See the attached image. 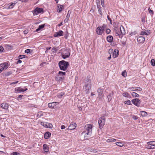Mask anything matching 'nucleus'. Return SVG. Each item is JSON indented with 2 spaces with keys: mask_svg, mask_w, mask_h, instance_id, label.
I'll return each instance as SVG.
<instances>
[{
  "mask_svg": "<svg viewBox=\"0 0 155 155\" xmlns=\"http://www.w3.org/2000/svg\"><path fill=\"white\" fill-rule=\"evenodd\" d=\"M92 127V126L90 124L86 125L84 127L86 130L84 131L83 133H85L87 135H91V134Z\"/></svg>",
  "mask_w": 155,
  "mask_h": 155,
  "instance_id": "2",
  "label": "nucleus"
},
{
  "mask_svg": "<svg viewBox=\"0 0 155 155\" xmlns=\"http://www.w3.org/2000/svg\"><path fill=\"white\" fill-rule=\"evenodd\" d=\"M64 92H61L59 93L58 95V97L59 98H61L64 94Z\"/></svg>",
  "mask_w": 155,
  "mask_h": 155,
  "instance_id": "39",
  "label": "nucleus"
},
{
  "mask_svg": "<svg viewBox=\"0 0 155 155\" xmlns=\"http://www.w3.org/2000/svg\"><path fill=\"white\" fill-rule=\"evenodd\" d=\"M48 123L45 122H41V124L43 125L44 127H47L48 126Z\"/></svg>",
  "mask_w": 155,
  "mask_h": 155,
  "instance_id": "37",
  "label": "nucleus"
},
{
  "mask_svg": "<svg viewBox=\"0 0 155 155\" xmlns=\"http://www.w3.org/2000/svg\"><path fill=\"white\" fill-rule=\"evenodd\" d=\"M97 8L98 9V12L101 15V16H102L103 15V14L102 12V10L101 9V7L100 5H97Z\"/></svg>",
  "mask_w": 155,
  "mask_h": 155,
  "instance_id": "27",
  "label": "nucleus"
},
{
  "mask_svg": "<svg viewBox=\"0 0 155 155\" xmlns=\"http://www.w3.org/2000/svg\"><path fill=\"white\" fill-rule=\"evenodd\" d=\"M63 32L61 30H60L58 32H56L54 35V37H58L63 36Z\"/></svg>",
  "mask_w": 155,
  "mask_h": 155,
  "instance_id": "14",
  "label": "nucleus"
},
{
  "mask_svg": "<svg viewBox=\"0 0 155 155\" xmlns=\"http://www.w3.org/2000/svg\"><path fill=\"white\" fill-rule=\"evenodd\" d=\"M140 112L141 114L143 117L146 116L147 114V113L144 111H141Z\"/></svg>",
  "mask_w": 155,
  "mask_h": 155,
  "instance_id": "31",
  "label": "nucleus"
},
{
  "mask_svg": "<svg viewBox=\"0 0 155 155\" xmlns=\"http://www.w3.org/2000/svg\"><path fill=\"white\" fill-rule=\"evenodd\" d=\"M52 127V124L48 123V126L47 127V128H51Z\"/></svg>",
  "mask_w": 155,
  "mask_h": 155,
  "instance_id": "53",
  "label": "nucleus"
},
{
  "mask_svg": "<svg viewBox=\"0 0 155 155\" xmlns=\"http://www.w3.org/2000/svg\"><path fill=\"white\" fill-rule=\"evenodd\" d=\"M58 74L60 76L65 75L66 74V73L65 72L60 71L58 72Z\"/></svg>",
  "mask_w": 155,
  "mask_h": 155,
  "instance_id": "38",
  "label": "nucleus"
},
{
  "mask_svg": "<svg viewBox=\"0 0 155 155\" xmlns=\"http://www.w3.org/2000/svg\"><path fill=\"white\" fill-rule=\"evenodd\" d=\"M107 39L108 42H111L113 40V38L112 36L109 35L107 37Z\"/></svg>",
  "mask_w": 155,
  "mask_h": 155,
  "instance_id": "25",
  "label": "nucleus"
},
{
  "mask_svg": "<svg viewBox=\"0 0 155 155\" xmlns=\"http://www.w3.org/2000/svg\"><path fill=\"white\" fill-rule=\"evenodd\" d=\"M85 88V91H86V94H88L89 93V91L91 89V86L90 82H88L84 86Z\"/></svg>",
  "mask_w": 155,
  "mask_h": 155,
  "instance_id": "9",
  "label": "nucleus"
},
{
  "mask_svg": "<svg viewBox=\"0 0 155 155\" xmlns=\"http://www.w3.org/2000/svg\"><path fill=\"white\" fill-rule=\"evenodd\" d=\"M132 118L134 120H137L138 118V117L135 115H134L132 117Z\"/></svg>",
  "mask_w": 155,
  "mask_h": 155,
  "instance_id": "61",
  "label": "nucleus"
},
{
  "mask_svg": "<svg viewBox=\"0 0 155 155\" xmlns=\"http://www.w3.org/2000/svg\"><path fill=\"white\" fill-rule=\"evenodd\" d=\"M51 134L49 132H47L44 134V138L45 139H48L50 137Z\"/></svg>",
  "mask_w": 155,
  "mask_h": 155,
  "instance_id": "24",
  "label": "nucleus"
},
{
  "mask_svg": "<svg viewBox=\"0 0 155 155\" xmlns=\"http://www.w3.org/2000/svg\"><path fill=\"white\" fill-rule=\"evenodd\" d=\"M23 96V95H20L18 96V97L17 98L18 100H20L22 99V97Z\"/></svg>",
  "mask_w": 155,
  "mask_h": 155,
  "instance_id": "57",
  "label": "nucleus"
},
{
  "mask_svg": "<svg viewBox=\"0 0 155 155\" xmlns=\"http://www.w3.org/2000/svg\"><path fill=\"white\" fill-rule=\"evenodd\" d=\"M110 31H111L109 29L107 28L106 30V32L107 34H109L110 33Z\"/></svg>",
  "mask_w": 155,
  "mask_h": 155,
  "instance_id": "56",
  "label": "nucleus"
},
{
  "mask_svg": "<svg viewBox=\"0 0 155 155\" xmlns=\"http://www.w3.org/2000/svg\"><path fill=\"white\" fill-rule=\"evenodd\" d=\"M105 117L103 116L100 117L99 119L98 123L99 125V127L100 129H101L105 123Z\"/></svg>",
  "mask_w": 155,
  "mask_h": 155,
  "instance_id": "4",
  "label": "nucleus"
},
{
  "mask_svg": "<svg viewBox=\"0 0 155 155\" xmlns=\"http://www.w3.org/2000/svg\"><path fill=\"white\" fill-rule=\"evenodd\" d=\"M107 25L105 24H103L102 26H101V27L104 30V29L107 27Z\"/></svg>",
  "mask_w": 155,
  "mask_h": 155,
  "instance_id": "54",
  "label": "nucleus"
},
{
  "mask_svg": "<svg viewBox=\"0 0 155 155\" xmlns=\"http://www.w3.org/2000/svg\"><path fill=\"white\" fill-rule=\"evenodd\" d=\"M18 81H17L15 82H13L11 83L10 84V85L12 86H13L14 84H17L18 82Z\"/></svg>",
  "mask_w": 155,
  "mask_h": 155,
  "instance_id": "47",
  "label": "nucleus"
},
{
  "mask_svg": "<svg viewBox=\"0 0 155 155\" xmlns=\"http://www.w3.org/2000/svg\"><path fill=\"white\" fill-rule=\"evenodd\" d=\"M120 30V28L118 26H115L114 27V30L115 32L118 31Z\"/></svg>",
  "mask_w": 155,
  "mask_h": 155,
  "instance_id": "49",
  "label": "nucleus"
},
{
  "mask_svg": "<svg viewBox=\"0 0 155 155\" xmlns=\"http://www.w3.org/2000/svg\"><path fill=\"white\" fill-rule=\"evenodd\" d=\"M4 49L2 46H0V52H2L3 51Z\"/></svg>",
  "mask_w": 155,
  "mask_h": 155,
  "instance_id": "58",
  "label": "nucleus"
},
{
  "mask_svg": "<svg viewBox=\"0 0 155 155\" xmlns=\"http://www.w3.org/2000/svg\"><path fill=\"white\" fill-rule=\"evenodd\" d=\"M131 94L133 97H139V95L138 94L134 92H132Z\"/></svg>",
  "mask_w": 155,
  "mask_h": 155,
  "instance_id": "32",
  "label": "nucleus"
},
{
  "mask_svg": "<svg viewBox=\"0 0 155 155\" xmlns=\"http://www.w3.org/2000/svg\"><path fill=\"white\" fill-rule=\"evenodd\" d=\"M43 115V114L42 113V112L41 111L39 112H38L37 115V116L38 117H40L41 116Z\"/></svg>",
  "mask_w": 155,
  "mask_h": 155,
  "instance_id": "40",
  "label": "nucleus"
},
{
  "mask_svg": "<svg viewBox=\"0 0 155 155\" xmlns=\"http://www.w3.org/2000/svg\"><path fill=\"white\" fill-rule=\"evenodd\" d=\"M91 152H97V150L96 149H91Z\"/></svg>",
  "mask_w": 155,
  "mask_h": 155,
  "instance_id": "63",
  "label": "nucleus"
},
{
  "mask_svg": "<svg viewBox=\"0 0 155 155\" xmlns=\"http://www.w3.org/2000/svg\"><path fill=\"white\" fill-rule=\"evenodd\" d=\"M151 65L153 66H155V61L154 59H152L150 61Z\"/></svg>",
  "mask_w": 155,
  "mask_h": 155,
  "instance_id": "35",
  "label": "nucleus"
},
{
  "mask_svg": "<svg viewBox=\"0 0 155 155\" xmlns=\"http://www.w3.org/2000/svg\"><path fill=\"white\" fill-rule=\"evenodd\" d=\"M119 51L118 50L115 49L113 53V57L114 58L117 57Z\"/></svg>",
  "mask_w": 155,
  "mask_h": 155,
  "instance_id": "19",
  "label": "nucleus"
},
{
  "mask_svg": "<svg viewBox=\"0 0 155 155\" xmlns=\"http://www.w3.org/2000/svg\"><path fill=\"white\" fill-rule=\"evenodd\" d=\"M155 142L154 141H150L147 142V144L148 145L147 147L148 149H153L155 148Z\"/></svg>",
  "mask_w": 155,
  "mask_h": 155,
  "instance_id": "8",
  "label": "nucleus"
},
{
  "mask_svg": "<svg viewBox=\"0 0 155 155\" xmlns=\"http://www.w3.org/2000/svg\"><path fill=\"white\" fill-rule=\"evenodd\" d=\"M115 144L117 145L120 147H122L124 145V144L122 143L121 142H116V143Z\"/></svg>",
  "mask_w": 155,
  "mask_h": 155,
  "instance_id": "36",
  "label": "nucleus"
},
{
  "mask_svg": "<svg viewBox=\"0 0 155 155\" xmlns=\"http://www.w3.org/2000/svg\"><path fill=\"white\" fill-rule=\"evenodd\" d=\"M122 75L124 77H126L127 76V72L126 71H124L122 72Z\"/></svg>",
  "mask_w": 155,
  "mask_h": 155,
  "instance_id": "44",
  "label": "nucleus"
},
{
  "mask_svg": "<svg viewBox=\"0 0 155 155\" xmlns=\"http://www.w3.org/2000/svg\"><path fill=\"white\" fill-rule=\"evenodd\" d=\"M43 12V9L42 8H36L33 11V13L34 15H37L38 14Z\"/></svg>",
  "mask_w": 155,
  "mask_h": 155,
  "instance_id": "7",
  "label": "nucleus"
},
{
  "mask_svg": "<svg viewBox=\"0 0 155 155\" xmlns=\"http://www.w3.org/2000/svg\"><path fill=\"white\" fill-rule=\"evenodd\" d=\"M26 56L24 55H20L18 57V58L19 59H22L23 58H25Z\"/></svg>",
  "mask_w": 155,
  "mask_h": 155,
  "instance_id": "45",
  "label": "nucleus"
},
{
  "mask_svg": "<svg viewBox=\"0 0 155 155\" xmlns=\"http://www.w3.org/2000/svg\"><path fill=\"white\" fill-rule=\"evenodd\" d=\"M150 30H147L144 31H142L141 32V34L142 35H148L150 34Z\"/></svg>",
  "mask_w": 155,
  "mask_h": 155,
  "instance_id": "18",
  "label": "nucleus"
},
{
  "mask_svg": "<svg viewBox=\"0 0 155 155\" xmlns=\"http://www.w3.org/2000/svg\"><path fill=\"white\" fill-rule=\"evenodd\" d=\"M148 11L150 14H153V11L152 10H151L150 8H148Z\"/></svg>",
  "mask_w": 155,
  "mask_h": 155,
  "instance_id": "52",
  "label": "nucleus"
},
{
  "mask_svg": "<svg viewBox=\"0 0 155 155\" xmlns=\"http://www.w3.org/2000/svg\"><path fill=\"white\" fill-rule=\"evenodd\" d=\"M124 103L125 104L129 105L131 104V101L130 100H128V101H125L124 102Z\"/></svg>",
  "mask_w": 155,
  "mask_h": 155,
  "instance_id": "41",
  "label": "nucleus"
},
{
  "mask_svg": "<svg viewBox=\"0 0 155 155\" xmlns=\"http://www.w3.org/2000/svg\"><path fill=\"white\" fill-rule=\"evenodd\" d=\"M57 102H53V103H49L48 104V106L49 107L53 108H54L55 106V104L56 103H57Z\"/></svg>",
  "mask_w": 155,
  "mask_h": 155,
  "instance_id": "23",
  "label": "nucleus"
},
{
  "mask_svg": "<svg viewBox=\"0 0 155 155\" xmlns=\"http://www.w3.org/2000/svg\"><path fill=\"white\" fill-rule=\"evenodd\" d=\"M71 12V11H70V10L68 11V13L67 16H66V18L64 20V22H68V21L69 19V18Z\"/></svg>",
  "mask_w": 155,
  "mask_h": 155,
  "instance_id": "17",
  "label": "nucleus"
},
{
  "mask_svg": "<svg viewBox=\"0 0 155 155\" xmlns=\"http://www.w3.org/2000/svg\"><path fill=\"white\" fill-rule=\"evenodd\" d=\"M16 3H12V4H11L10 5H9V8H13V6H14V5H15V4Z\"/></svg>",
  "mask_w": 155,
  "mask_h": 155,
  "instance_id": "46",
  "label": "nucleus"
},
{
  "mask_svg": "<svg viewBox=\"0 0 155 155\" xmlns=\"http://www.w3.org/2000/svg\"><path fill=\"white\" fill-rule=\"evenodd\" d=\"M135 32H131L130 34V36H132V35H135Z\"/></svg>",
  "mask_w": 155,
  "mask_h": 155,
  "instance_id": "64",
  "label": "nucleus"
},
{
  "mask_svg": "<svg viewBox=\"0 0 155 155\" xmlns=\"http://www.w3.org/2000/svg\"><path fill=\"white\" fill-rule=\"evenodd\" d=\"M5 47L8 50H11L13 48V47L9 45H5Z\"/></svg>",
  "mask_w": 155,
  "mask_h": 155,
  "instance_id": "29",
  "label": "nucleus"
},
{
  "mask_svg": "<svg viewBox=\"0 0 155 155\" xmlns=\"http://www.w3.org/2000/svg\"><path fill=\"white\" fill-rule=\"evenodd\" d=\"M20 154L19 153L16 152H13L11 153V155H17Z\"/></svg>",
  "mask_w": 155,
  "mask_h": 155,
  "instance_id": "48",
  "label": "nucleus"
},
{
  "mask_svg": "<svg viewBox=\"0 0 155 155\" xmlns=\"http://www.w3.org/2000/svg\"><path fill=\"white\" fill-rule=\"evenodd\" d=\"M45 27V24H42L39 25L38 28L40 29H42Z\"/></svg>",
  "mask_w": 155,
  "mask_h": 155,
  "instance_id": "51",
  "label": "nucleus"
},
{
  "mask_svg": "<svg viewBox=\"0 0 155 155\" xmlns=\"http://www.w3.org/2000/svg\"><path fill=\"white\" fill-rule=\"evenodd\" d=\"M104 31V30L101 27V26L98 27L96 29L97 33L98 35H102Z\"/></svg>",
  "mask_w": 155,
  "mask_h": 155,
  "instance_id": "11",
  "label": "nucleus"
},
{
  "mask_svg": "<svg viewBox=\"0 0 155 155\" xmlns=\"http://www.w3.org/2000/svg\"><path fill=\"white\" fill-rule=\"evenodd\" d=\"M27 90V89L26 88L25 89H23L21 87H18L16 91L18 92H24L25 91H26Z\"/></svg>",
  "mask_w": 155,
  "mask_h": 155,
  "instance_id": "21",
  "label": "nucleus"
},
{
  "mask_svg": "<svg viewBox=\"0 0 155 155\" xmlns=\"http://www.w3.org/2000/svg\"><path fill=\"white\" fill-rule=\"evenodd\" d=\"M132 103L137 107H139L141 103V101L138 98H134L131 101Z\"/></svg>",
  "mask_w": 155,
  "mask_h": 155,
  "instance_id": "6",
  "label": "nucleus"
},
{
  "mask_svg": "<svg viewBox=\"0 0 155 155\" xmlns=\"http://www.w3.org/2000/svg\"><path fill=\"white\" fill-rule=\"evenodd\" d=\"M141 21L143 23H144L145 22V18L144 17H142L141 18Z\"/></svg>",
  "mask_w": 155,
  "mask_h": 155,
  "instance_id": "60",
  "label": "nucleus"
},
{
  "mask_svg": "<svg viewBox=\"0 0 155 155\" xmlns=\"http://www.w3.org/2000/svg\"><path fill=\"white\" fill-rule=\"evenodd\" d=\"M1 107L5 110H7L8 107V104L7 103H3L1 104Z\"/></svg>",
  "mask_w": 155,
  "mask_h": 155,
  "instance_id": "13",
  "label": "nucleus"
},
{
  "mask_svg": "<svg viewBox=\"0 0 155 155\" xmlns=\"http://www.w3.org/2000/svg\"><path fill=\"white\" fill-rule=\"evenodd\" d=\"M12 73V72L11 71L8 72L5 74V76H8L9 75L11 74Z\"/></svg>",
  "mask_w": 155,
  "mask_h": 155,
  "instance_id": "43",
  "label": "nucleus"
},
{
  "mask_svg": "<svg viewBox=\"0 0 155 155\" xmlns=\"http://www.w3.org/2000/svg\"><path fill=\"white\" fill-rule=\"evenodd\" d=\"M30 50L29 49H27L25 51V52L27 54L29 53L30 52Z\"/></svg>",
  "mask_w": 155,
  "mask_h": 155,
  "instance_id": "59",
  "label": "nucleus"
},
{
  "mask_svg": "<svg viewBox=\"0 0 155 155\" xmlns=\"http://www.w3.org/2000/svg\"><path fill=\"white\" fill-rule=\"evenodd\" d=\"M145 40V38L143 36H139L137 38V41L139 43H143Z\"/></svg>",
  "mask_w": 155,
  "mask_h": 155,
  "instance_id": "12",
  "label": "nucleus"
},
{
  "mask_svg": "<svg viewBox=\"0 0 155 155\" xmlns=\"http://www.w3.org/2000/svg\"><path fill=\"white\" fill-rule=\"evenodd\" d=\"M116 140V139L114 138H111L110 139H108L107 140V143H109L110 142H114Z\"/></svg>",
  "mask_w": 155,
  "mask_h": 155,
  "instance_id": "34",
  "label": "nucleus"
},
{
  "mask_svg": "<svg viewBox=\"0 0 155 155\" xmlns=\"http://www.w3.org/2000/svg\"><path fill=\"white\" fill-rule=\"evenodd\" d=\"M116 33V35L117 36H118L120 38H122V35H121L122 34L120 33V31L118 30L115 32Z\"/></svg>",
  "mask_w": 155,
  "mask_h": 155,
  "instance_id": "28",
  "label": "nucleus"
},
{
  "mask_svg": "<svg viewBox=\"0 0 155 155\" xmlns=\"http://www.w3.org/2000/svg\"><path fill=\"white\" fill-rule=\"evenodd\" d=\"M76 125H77L75 123L70 124L68 127V129L70 130H74L76 128Z\"/></svg>",
  "mask_w": 155,
  "mask_h": 155,
  "instance_id": "15",
  "label": "nucleus"
},
{
  "mask_svg": "<svg viewBox=\"0 0 155 155\" xmlns=\"http://www.w3.org/2000/svg\"><path fill=\"white\" fill-rule=\"evenodd\" d=\"M100 0H96V3L97 5H100Z\"/></svg>",
  "mask_w": 155,
  "mask_h": 155,
  "instance_id": "62",
  "label": "nucleus"
},
{
  "mask_svg": "<svg viewBox=\"0 0 155 155\" xmlns=\"http://www.w3.org/2000/svg\"><path fill=\"white\" fill-rule=\"evenodd\" d=\"M58 47H53L52 49V52L53 53H56L58 50Z\"/></svg>",
  "mask_w": 155,
  "mask_h": 155,
  "instance_id": "33",
  "label": "nucleus"
},
{
  "mask_svg": "<svg viewBox=\"0 0 155 155\" xmlns=\"http://www.w3.org/2000/svg\"><path fill=\"white\" fill-rule=\"evenodd\" d=\"M136 88H137V89H136L135 90H132V91H141L142 90V89L141 88L139 87H136Z\"/></svg>",
  "mask_w": 155,
  "mask_h": 155,
  "instance_id": "42",
  "label": "nucleus"
},
{
  "mask_svg": "<svg viewBox=\"0 0 155 155\" xmlns=\"http://www.w3.org/2000/svg\"><path fill=\"white\" fill-rule=\"evenodd\" d=\"M63 7V6L62 5H60L59 4H58V6L57 7V12L59 13L62 10Z\"/></svg>",
  "mask_w": 155,
  "mask_h": 155,
  "instance_id": "16",
  "label": "nucleus"
},
{
  "mask_svg": "<svg viewBox=\"0 0 155 155\" xmlns=\"http://www.w3.org/2000/svg\"><path fill=\"white\" fill-rule=\"evenodd\" d=\"M113 95V93L112 92L110 94L107 96V98H108V102L110 101H111L112 99V97Z\"/></svg>",
  "mask_w": 155,
  "mask_h": 155,
  "instance_id": "26",
  "label": "nucleus"
},
{
  "mask_svg": "<svg viewBox=\"0 0 155 155\" xmlns=\"http://www.w3.org/2000/svg\"><path fill=\"white\" fill-rule=\"evenodd\" d=\"M8 67L7 62H4L0 64V73L2 72L4 69H7Z\"/></svg>",
  "mask_w": 155,
  "mask_h": 155,
  "instance_id": "5",
  "label": "nucleus"
},
{
  "mask_svg": "<svg viewBox=\"0 0 155 155\" xmlns=\"http://www.w3.org/2000/svg\"><path fill=\"white\" fill-rule=\"evenodd\" d=\"M43 150L45 152H48L49 151V147L47 146L46 144H44L43 145Z\"/></svg>",
  "mask_w": 155,
  "mask_h": 155,
  "instance_id": "22",
  "label": "nucleus"
},
{
  "mask_svg": "<svg viewBox=\"0 0 155 155\" xmlns=\"http://www.w3.org/2000/svg\"><path fill=\"white\" fill-rule=\"evenodd\" d=\"M107 18L108 20H109L110 21V23L111 24H112V20H111V18H110L109 16L108 15H107Z\"/></svg>",
  "mask_w": 155,
  "mask_h": 155,
  "instance_id": "50",
  "label": "nucleus"
},
{
  "mask_svg": "<svg viewBox=\"0 0 155 155\" xmlns=\"http://www.w3.org/2000/svg\"><path fill=\"white\" fill-rule=\"evenodd\" d=\"M103 90L102 89H98L97 90V92L98 93V98L100 100H101L103 94Z\"/></svg>",
  "mask_w": 155,
  "mask_h": 155,
  "instance_id": "10",
  "label": "nucleus"
},
{
  "mask_svg": "<svg viewBox=\"0 0 155 155\" xmlns=\"http://www.w3.org/2000/svg\"><path fill=\"white\" fill-rule=\"evenodd\" d=\"M58 65L61 70L65 71L68 68L69 64L68 62L62 60L59 62Z\"/></svg>",
  "mask_w": 155,
  "mask_h": 155,
  "instance_id": "1",
  "label": "nucleus"
},
{
  "mask_svg": "<svg viewBox=\"0 0 155 155\" xmlns=\"http://www.w3.org/2000/svg\"><path fill=\"white\" fill-rule=\"evenodd\" d=\"M113 50L112 49H110L108 51V53L110 54V55H111V54L113 53Z\"/></svg>",
  "mask_w": 155,
  "mask_h": 155,
  "instance_id": "55",
  "label": "nucleus"
},
{
  "mask_svg": "<svg viewBox=\"0 0 155 155\" xmlns=\"http://www.w3.org/2000/svg\"><path fill=\"white\" fill-rule=\"evenodd\" d=\"M120 33H121L122 35H124L125 34L124 28L122 25H121L120 27Z\"/></svg>",
  "mask_w": 155,
  "mask_h": 155,
  "instance_id": "20",
  "label": "nucleus"
},
{
  "mask_svg": "<svg viewBox=\"0 0 155 155\" xmlns=\"http://www.w3.org/2000/svg\"><path fill=\"white\" fill-rule=\"evenodd\" d=\"M124 97H129L130 95L127 92H125L122 94Z\"/></svg>",
  "mask_w": 155,
  "mask_h": 155,
  "instance_id": "30",
  "label": "nucleus"
},
{
  "mask_svg": "<svg viewBox=\"0 0 155 155\" xmlns=\"http://www.w3.org/2000/svg\"><path fill=\"white\" fill-rule=\"evenodd\" d=\"M70 55L69 50L67 48L63 49L61 53L62 57L64 59L68 58Z\"/></svg>",
  "mask_w": 155,
  "mask_h": 155,
  "instance_id": "3",
  "label": "nucleus"
}]
</instances>
